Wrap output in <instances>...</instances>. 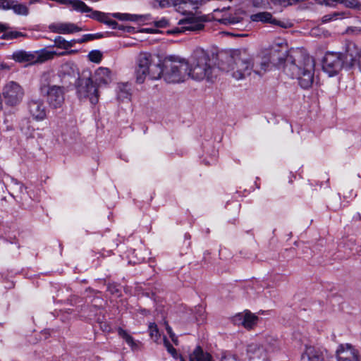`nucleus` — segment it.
Segmentation results:
<instances>
[{"label":"nucleus","instance_id":"obj_1","mask_svg":"<svg viewBox=\"0 0 361 361\" xmlns=\"http://www.w3.org/2000/svg\"><path fill=\"white\" fill-rule=\"evenodd\" d=\"M283 71L290 78L297 79L299 85L303 89H309L314 82L315 62L309 55H300L297 58L292 56L284 57Z\"/></svg>","mask_w":361,"mask_h":361},{"label":"nucleus","instance_id":"obj_2","mask_svg":"<svg viewBox=\"0 0 361 361\" xmlns=\"http://www.w3.org/2000/svg\"><path fill=\"white\" fill-rule=\"evenodd\" d=\"M186 62L188 64V77L192 79L209 80L212 78L215 68L204 51L196 50Z\"/></svg>","mask_w":361,"mask_h":361},{"label":"nucleus","instance_id":"obj_3","mask_svg":"<svg viewBox=\"0 0 361 361\" xmlns=\"http://www.w3.org/2000/svg\"><path fill=\"white\" fill-rule=\"evenodd\" d=\"M161 73L162 67L160 61L154 55L147 52L139 54L135 70L136 82L137 83H143L147 77L152 80H157L160 78Z\"/></svg>","mask_w":361,"mask_h":361},{"label":"nucleus","instance_id":"obj_4","mask_svg":"<svg viewBox=\"0 0 361 361\" xmlns=\"http://www.w3.org/2000/svg\"><path fill=\"white\" fill-rule=\"evenodd\" d=\"M250 57L241 54H234L226 57L219 63V68L229 73L237 80H243L252 73Z\"/></svg>","mask_w":361,"mask_h":361},{"label":"nucleus","instance_id":"obj_5","mask_svg":"<svg viewBox=\"0 0 361 361\" xmlns=\"http://www.w3.org/2000/svg\"><path fill=\"white\" fill-rule=\"evenodd\" d=\"M188 64L183 59L171 56L164 62L161 75L169 83L183 82L188 76Z\"/></svg>","mask_w":361,"mask_h":361},{"label":"nucleus","instance_id":"obj_6","mask_svg":"<svg viewBox=\"0 0 361 361\" xmlns=\"http://www.w3.org/2000/svg\"><path fill=\"white\" fill-rule=\"evenodd\" d=\"M286 50L279 51V47H272L269 51V56L257 55L250 57V68L252 72L256 75H262L267 70L271 63L279 65L282 63L286 56Z\"/></svg>","mask_w":361,"mask_h":361},{"label":"nucleus","instance_id":"obj_7","mask_svg":"<svg viewBox=\"0 0 361 361\" xmlns=\"http://www.w3.org/2000/svg\"><path fill=\"white\" fill-rule=\"evenodd\" d=\"M56 55H59V54L45 49L40 51H27L19 49L13 52L11 59L19 63L35 64L51 59Z\"/></svg>","mask_w":361,"mask_h":361},{"label":"nucleus","instance_id":"obj_8","mask_svg":"<svg viewBox=\"0 0 361 361\" xmlns=\"http://www.w3.org/2000/svg\"><path fill=\"white\" fill-rule=\"evenodd\" d=\"M39 92L41 95L47 98V102L51 108H61L64 103L65 90L63 87L44 84L40 86Z\"/></svg>","mask_w":361,"mask_h":361},{"label":"nucleus","instance_id":"obj_9","mask_svg":"<svg viewBox=\"0 0 361 361\" xmlns=\"http://www.w3.org/2000/svg\"><path fill=\"white\" fill-rule=\"evenodd\" d=\"M77 94L80 100L88 99L93 105L99 101L98 87L94 83L91 78L80 80L77 86Z\"/></svg>","mask_w":361,"mask_h":361},{"label":"nucleus","instance_id":"obj_10","mask_svg":"<svg viewBox=\"0 0 361 361\" xmlns=\"http://www.w3.org/2000/svg\"><path fill=\"white\" fill-rule=\"evenodd\" d=\"M2 94L7 106H16L23 101L25 92L18 83L10 81L4 86Z\"/></svg>","mask_w":361,"mask_h":361},{"label":"nucleus","instance_id":"obj_11","mask_svg":"<svg viewBox=\"0 0 361 361\" xmlns=\"http://www.w3.org/2000/svg\"><path fill=\"white\" fill-rule=\"evenodd\" d=\"M328 351L320 346L305 345L300 356V361H326Z\"/></svg>","mask_w":361,"mask_h":361},{"label":"nucleus","instance_id":"obj_12","mask_svg":"<svg viewBox=\"0 0 361 361\" xmlns=\"http://www.w3.org/2000/svg\"><path fill=\"white\" fill-rule=\"evenodd\" d=\"M178 25L179 27L176 28V32H197L204 28V20L202 17L192 14L180 20Z\"/></svg>","mask_w":361,"mask_h":361},{"label":"nucleus","instance_id":"obj_13","mask_svg":"<svg viewBox=\"0 0 361 361\" xmlns=\"http://www.w3.org/2000/svg\"><path fill=\"white\" fill-rule=\"evenodd\" d=\"M343 66L341 53L327 52L323 60V68L330 75H334Z\"/></svg>","mask_w":361,"mask_h":361},{"label":"nucleus","instance_id":"obj_14","mask_svg":"<svg viewBox=\"0 0 361 361\" xmlns=\"http://www.w3.org/2000/svg\"><path fill=\"white\" fill-rule=\"evenodd\" d=\"M250 20L252 22H261L263 23H270L277 25L282 28H290L293 23L288 20H280L273 17L272 14L267 11L259 12L250 16Z\"/></svg>","mask_w":361,"mask_h":361},{"label":"nucleus","instance_id":"obj_15","mask_svg":"<svg viewBox=\"0 0 361 361\" xmlns=\"http://www.w3.org/2000/svg\"><path fill=\"white\" fill-rule=\"evenodd\" d=\"M337 361H360L359 352L350 344H341L336 350Z\"/></svg>","mask_w":361,"mask_h":361},{"label":"nucleus","instance_id":"obj_16","mask_svg":"<svg viewBox=\"0 0 361 361\" xmlns=\"http://www.w3.org/2000/svg\"><path fill=\"white\" fill-rule=\"evenodd\" d=\"M27 109L32 118L37 121H44L47 118V107L41 99L35 98L28 101Z\"/></svg>","mask_w":361,"mask_h":361},{"label":"nucleus","instance_id":"obj_17","mask_svg":"<svg viewBox=\"0 0 361 361\" xmlns=\"http://www.w3.org/2000/svg\"><path fill=\"white\" fill-rule=\"evenodd\" d=\"M49 30L54 32L61 35H70L82 30H86L78 25L71 22H56L49 25Z\"/></svg>","mask_w":361,"mask_h":361},{"label":"nucleus","instance_id":"obj_18","mask_svg":"<svg viewBox=\"0 0 361 361\" xmlns=\"http://www.w3.org/2000/svg\"><path fill=\"white\" fill-rule=\"evenodd\" d=\"M257 320L258 317L249 311L238 313L233 318L235 324L241 325L247 329H252L256 325Z\"/></svg>","mask_w":361,"mask_h":361},{"label":"nucleus","instance_id":"obj_19","mask_svg":"<svg viewBox=\"0 0 361 361\" xmlns=\"http://www.w3.org/2000/svg\"><path fill=\"white\" fill-rule=\"evenodd\" d=\"M343 66H352L361 58L359 49L354 43H349L346 46L345 51L341 54Z\"/></svg>","mask_w":361,"mask_h":361},{"label":"nucleus","instance_id":"obj_20","mask_svg":"<svg viewBox=\"0 0 361 361\" xmlns=\"http://www.w3.org/2000/svg\"><path fill=\"white\" fill-rule=\"evenodd\" d=\"M95 85L99 87L102 85H108L113 80V77L111 71L104 67L98 68L92 77Z\"/></svg>","mask_w":361,"mask_h":361},{"label":"nucleus","instance_id":"obj_21","mask_svg":"<svg viewBox=\"0 0 361 361\" xmlns=\"http://www.w3.org/2000/svg\"><path fill=\"white\" fill-rule=\"evenodd\" d=\"M187 5L188 3L185 0H154V7L165 8L173 6L176 11L184 15L187 14Z\"/></svg>","mask_w":361,"mask_h":361},{"label":"nucleus","instance_id":"obj_22","mask_svg":"<svg viewBox=\"0 0 361 361\" xmlns=\"http://www.w3.org/2000/svg\"><path fill=\"white\" fill-rule=\"evenodd\" d=\"M59 1L62 4L71 6L73 10L80 13H89L92 11V8L80 0H59Z\"/></svg>","mask_w":361,"mask_h":361},{"label":"nucleus","instance_id":"obj_23","mask_svg":"<svg viewBox=\"0 0 361 361\" xmlns=\"http://www.w3.org/2000/svg\"><path fill=\"white\" fill-rule=\"evenodd\" d=\"M219 21L228 25H241L243 24V13L238 12L235 13L234 15L230 14L223 17Z\"/></svg>","mask_w":361,"mask_h":361},{"label":"nucleus","instance_id":"obj_24","mask_svg":"<svg viewBox=\"0 0 361 361\" xmlns=\"http://www.w3.org/2000/svg\"><path fill=\"white\" fill-rule=\"evenodd\" d=\"M247 353L250 360H256L262 358L264 355V350L262 348L255 343L247 345Z\"/></svg>","mask_w":361,"mask_h":361},{"label":"nucleus","instance_id":"obj_25","mask_svg":"<svg viewBox=\"0 0 361 361\" xmlns=\"http://www.w3.org/2000/svg\"><path fill=\"white\" fill-rule=\"evenodd\" d=\"M130 85L128 82L118 83L117 85V97L120 100L130 99Z\"/></svg>","mask_w":361,"mask_h":361},{"label":"nucleus","instance_id":"obj_26","mask_svg":"<svg viewBox=\"0 0 361 361\" xmlns=\"http://www.w3.org/2000/svg\"><path fill=\"white\" fill-rule=\"evenodd\" d=\"M90 14L87 15V17H89L92 19L96 20L100 23L104 24H107L108 22L111 20L109 16H111V13H104L99 11H94L92 8V11L89 12Z\"/></svg>","mask_w":361,"mask_h":361},{"label":"nucleus","instance_id":"obj_27","mask_svg":"<svg viewBox=\"0 0 361 361\" xmlns=\"http://www.w3.org/2000/svg\"><path fill=\"white\" fill-rule=\"evenodd\" d=\"M90 14L87 15V17H89L92 19L96 20L100 23L104 24H107L108 22L111 20L109 16H111V13H104L99 11H94L92 8V11L89 12Z\"/></svg>","mask_w":361,"mask_h":361},{"label":"nucleus","instance_id":"obj_28","mask_svg":"<svg viewBox=\"0 0 361 361\" xmlns=\"http://www.w3.org/2000/svg\"><path fill=\"white\" fill-rule=\"evenodd\" d=\"M90 14L87 15V17H89L92 19L96 20L100 23L104 24H107L108 22L111 20L109 16H111V13H104L99 11H94L92 8V11L89 12Z\"/></svg>","mask_w":361,"mask_h":361},{"label":"nucleus","instance_id":"obj_29","mask_svg":"<svg viewBox=\"0 0 361 361\" xmlns=\"http://www.w3.org/2000/svg\"><path fill=\"white\" fill-rule=\"evenodd\" d=\"M90 14L87 15V17H89L92 19L96 20L100 23L104 24H107L108 22L111 20L109 16H111V13H104L99 11H94L92 8V11L89 12Z\"/></svg>","mask_w":361,"mask_h":361},{"label":"nucleus","instance_id":"obj_30","mask_svg":"<svg viewBox=\"0 0 361 361\" xmlns=\"http://www.w3.org/2000/svg\"><path fill=\"white\" fill-rule=\"evenodd\" d=\"M211 355L200 347H197L190 356V361H211Z\"/></svg>","mask_w":361,"mask_h":361},{"label":"nucleus","instance_id":"obj_31","mask_svg":"<svg viewBox=\"0 0 361 361\" xmlns=\"http://www.w3.org/2000/svg\"><path fill=\"white\" fill-rule=\"evenodd\" d=\"M55 45L57 47L68 49L73 47L76 43H78L77 39H72L71 41L66 40L63 37L61 36H57L54 39Z\"/></svg>","mask_w":361,"mask_h":361},{"label":"nucleus","instance_id":"obj_32","mask_svg":"<svg viewBox=\"0 0 361 361\" xmlns=\"http://www.w3.org/2000/svg\"><path fill=\"white\" fill-rule=\"evenodd\" d=\"M3 35L1 38L5 40H11L14 39H18L19 37H27V35L26 33L16 31V30H6L3 32Z\"/></svg>","mask_w":361,"mask_h":361},{"label":"nucleus","instance_id":"obj_33","mask_svg":"<svg viewBox=\"0 0 361 361\" xmlns=\"http://www.w3.org/2000/svg\"><path fill=\"white\" fill-rule=\"evenodd\" d=\"M109 35V32L104 33H96V34H86L84 35L81 38L78 39L77 42L79 44H82L88 41H92L97 39L106 37Z\"/></svg>","mask_w":361,"mask_h":361},{"label":"nucleus","instance_id":"obj_34","mask_svg":"<svg viewBox=\"0 0 361 361\" xmlns=\"http://www.w3.org/2000/svg\"><path fill=\"white\" fill-rule=\"evenodd\" d=\"M61 71L64 74H67L71 78H75L78 75V71L75 66L71 63H66L62 66Z\"/></svg>","mask_w":361,"mask_h":361},{"label":"nucleus","instance_id":"obj_35","mask_svg":"<svg viewBox=\"0 0 361 361\" xmlns=\"http://www.w3.org/2000/svg\"><path fill=\"white\" fill-rule=\"evenodd\" d=\"M111 16L120 20L126 21H136L138 19V16L128 13H111Z\"/></svg>","mask_w":361,"mask_h":361},{"label":"nucleus","instance_id":"obj_36","mask_svg":"<svg viewBox=\"0 0 361 361\" xmlns=\"http://www.w3.org/2000/svg\"><path fill=\"white\" fill-rule=\"evenodd\" d=\"M11 9L17 15L27 16L29 13V9L27 6L23 4H12Z\"/></svg>","mask_w":361,"mask_h":361},{"label":"nucleus","instance_id":"obj_37","mask_svg":"<svg viewBox=\"0 0 361 361\" xmlns=\"http://www.w3.org/2000/svg\"><path fill=\"white\" fill-rule=\"evenodd\" d=\"M119 335L126 341L128 345H129L133 348H137V344L134 341L133 338L130 336L126 331L124 330H119Z\"/></svg>","mask_w":361,"mask_h":361},{"label":"nucleus","instance_id":"obj_38","mask_svg":"<svg viewBox=\"0 0 361 361\" xmlns=\"http://www.w3.org/2000/svg\"><path fill=\"white\" fill-rule=\"evenodd\" d=\"M87 56L90 61L99 63L102 61V54L99 50H93L88 54Z\"/></svg>","mask_w":361,"mask_h":361},{"label":"nucleus","instance_id":"obj_39","mask_svg":"<svg viewBox=\"0 0 361 361\" xmlns=\"http://www.w3.org/2000/svg\"><path fill=\"white\" fill-rule=\"evenodd\" d=\"M149 331L151 338L154 341H157L159 338V334L157 324L155 323H150L149 325Z\"/></svg>","mask_w":361,"mask_h":361},{"label":"nucleus","instance_id":"obj_40","mask_svg":"<svg viewBox=\"0 0 361 361\" xmlns=\"http://www.w3.org/2000/svg\"><path fill=\"white\" fill-rule=\"evenodd\" d=\"M342 4L348 8L361 10V3L359 0H343Z\"/></svg>","mask_w":361,"mask_h":361},{"label":"nucleus","instance_id":"obj_41","mask_svg":"<svg viewBox=\"0 0 361 361\" xmlns=\"http://www.w3.org/2000/svg\"><path fill=\"white\" fill-rule=\"evenodd\" d=\"M164 344L166 347L167 351L173 357H176L177 353L176 350L172 346V345L169 343V341L166 339V338H164Z\"/></svg>","mask_w":361,"mask_h":361},{"label":"nucleus","instance_id":"obj_42","mask_svg":"<svg viewBox=\"0 0 361 361\" xmlns=\"http://www.w3.org/2000/svg\"><path fill=\"white\" fill-rule=\"evenodd\" d=\"M221 361H240V360L238 359V357L235 355H233L231 353H224L221 358Z\"/></svg>","mask_w":361,"mask_h":361},{"label":"nucleus","instance_id":"obj_43","mask_svg":"<svg viewBox=\"0 0 361 361\" xmlns=\"http://www.w3.org/2000/svg\"><path fill=\"white\" fill-rule=\"evenodd\" d=\"M166 331L168 334L169 335L170 338H171L172 341L176 344L178 345V338L175 335V334L173 332L171 326H169L168 324L166 327Z\"/></svg>","mask_w":361,"mask_h":361},{"label":"nucleus","instance_id":"obj_44","mask_svg":"<svg viewBox=\"0 0 361 361\" xmlns=\"http://www.w3.org/2000/svg\"><path fill=\"white\" fill-rule=\"evenodd\" d=\"M12 4L9 0H0V9L8 10L11 8Z\"/></svg>","mask_w":361,"mask_h":361},{"label":"nucleus","instance_id":"obj_45","mask_svg":"<svg viewBox=\"0 0 361 361\" xmlns=\"http://www.w3.org/2000/svg\"><path fill=\"white\" fill-rule=\"evenodd\" d=\"M169 20L164 18L155 22V25L159 27H166L169 25Z\"/></svg>","mask_w":361,"mask_h":361},{"label":"nucleus","instance_id":"obj_46","mask_svg":"<svg viewBox=\"0 0 361 361\" xmlns=\"http://www.w3.org/2000/svg\"><path fill=\"white\" fill-rule=\"evenodd\" d=\"M274 4H279L283 6L293 5L292 0H271Z\"/></svg>","mask_w":361,"mask_h":361},{"label":"nucleus","instance_id":"obj_47","mask_svg":"<svg viewBox=\"0 0 361 361\" xmlns=\"http://www.w3.org/2000/svg\"><path fill=\"white\" fill-rule=\"evenodd\" d=\"M337 15H338V13H334V14L326 15V16H323L322 21L324 23L329 22L331 20H333L334 18V17L336 16Z\"/></svg>","mask_w":361,"mask_h":361},{"label":"nucleus","instance_id":"obj_48","mask_svg":"<svg viewBox=\"0 0 361 361\" xmlns=\"http://www.w3.org/2000/svg\"><path fill=\"white\" fill-rule=\"evenodd\" d=\"M116 29H118L120 30H122V31H124V32H131L132 30H133V27H130V26H124V25H119L118 24Z\"/></svg>","mask_w":361,"mask_h":361},{"label":"nucleus","instance_id":"obj_49","mask_svg":"<svg viewBox=\"0 0 361 361\" xmlns=\"http://www.w3.org/2000/svg\"><path fill=\"white\" fill-rule=\"evenodd\" d=\"M343 0H324L326 6H333L335 4H342Z\"/></svg>","mask_w":361,"mask_h":361},{"label":"nucleus","instance_id":"obj_50","mask_svg":"<svg viewBox=\"0 0 361 361\" xmlns=\"http://www.w3.org/2000/svg\"><path fill=\"white\" fill-rule=\"evenodd\" d=\"M252 5L255 7L263 8V1L262 0H253Z\"/></svg>","mask_w":361,"mask_h":361},{"label":"nucleus","instance_id":"obj_51","mask_svg":"<svg viewBox=\"0 0 361 361\" xmlns=\"http://www.w3.org/2000/svg\"><path fill=\"white\" fill-rule=\"evenodd\" d=\"M9 25L6 23H0V33L9 30Z\"/></svg>","mask_w":361,"mask_h":361},{"label":"nucleus","instance_id":"obj_52","mask_svg":"<svg viewBox=\"0 0 361 361\" xmlns=\"http://www.w3.org/2000/svg\"><path fill=\"white\" fill-rule=\"evenodd\" d=\"M10 70V66L4 63V62H0V71H8Z\"/></svg>","mask_w":361,"mask_h":361},{"label":"nucleus","instance_id":"obj_53","mask_svg":"<svg viewBox=\"0 0 361 361\" xmlns=\"http://www.w3.org/2000/svg\"><path fill=\"white\" fill-rule=\"evenodd\" d=\"M106 25L111 27L113 29H116L118 23L115 20H110Z\"/></svg>","mask_w":361,"mask_h":361},{"label":"nucleus","instance_id":"obj_54","mask_svg":"<svg viewBox=\"0 0 361 361\" xmlns=\"http://www.w3.org/2000/svg\"><path fill=\"white\" fill-rule=\"evenodd\" d=\"M38 0H30V4H34L37 2Z\"/></svg>","mask_w":361,"mask_h":361},{"label":"nucleus","instance_id":"obj_55","mask_svg":"<svg viewBox=\"0 0 361 361\" xmlns=\"http://www.w3.org/2000/svg\"><path fill=\"white\" fill-rule=\"evenodd\" d=\"M67 52H62L61 54H60L59 55H65L66 54Z\"/></svg>","mask_w":361,"mask_h":361},{"label":"nucleus","instance_id":"obj_56","mask_svg":"<svg viewBox=\"0 0 361 361\" xmlns=\"http://www.w3.org/2000/svg\"><path fill=\"white\" fill-rule=\"evenodd\" d=\"M219 11V9H216V10H214V12H217Z\"/></svg>","mask_w":361,"mask_h":361}]
</instances>
